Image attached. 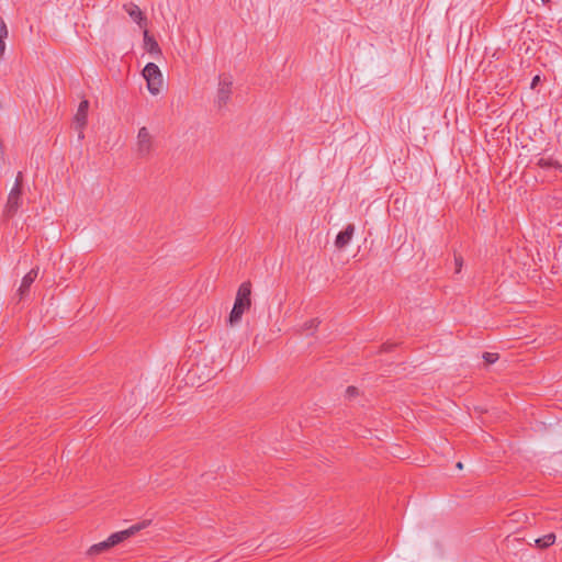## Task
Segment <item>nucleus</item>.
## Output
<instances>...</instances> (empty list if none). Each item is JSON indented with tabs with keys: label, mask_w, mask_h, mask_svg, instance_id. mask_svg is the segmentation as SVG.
Listing matches in <instances>:
<instances>
[{
	"label": "nucleus",
	"mask_w": 562,
	"mask_h": 562,
	"mask_svg": "<svg viewBox=\"0 0 562 562\" xmlns=\"http://www.w3.org/2000/svg\"><path fill=\"white\" fill-rule=\"evenodd\" d=\"M150 522H151V520L144 519V520L131 526L130 528H127L125 530H121V531L112 533L106 540L91 546L87 551V555L94 557V555H98L102 552L110 550L114 546L123 542L124 540L135 536L140 530L147 528L150 525Z\"/></svg>",
	"instance_id": "obj_1"
},
{
	"label": "nucleus",
	"mask_w": 562,
	"mask_h": 562,
	"mask_svg": "<svg viewBox=\"0 0 562 562\" xmlns=\"http://www.w3.org/2000/svg\"><path fill=\"white\" fill-rule=\"evenodd\" d=\"M251 283L250 281L243 282L236 294L234 306L228 316L229 325L234 326L241 319L243 314L250 308L251 305Z\"/></svg>",
	"instance_id": "obj_2"
},
{
	"label": "nucleus",
	"mask_w": 562,
	"mask_h": 562,
	"mask_svg": "<svg viewBox=\"0 0 562 562\" xmlns=\"http://www.w3.org/2000/svg\"><path fill=\"white\" fill-rule=\"evenodd\" d=\"M22 188H23V175L21 171L18 172L14 187L9 193L4 216L12 217L19 210L22 203Z\"/></svg>",
	"instance_id": "obj_3"
},
{
	"label": "nucleus",
	"mask_w": 562,
	"mask_h": 562,
	"mask_svg": "<svg viewBox=\"0 0 562 562\" xmlns=\"http://www.w3.org/2000/svg\"><path fill=\"white\" fill-rule=\"evenodd\" d=\"M142 74L147 81L148 91L154 95L158 94L162 86V75L159 67L154 63H148Z\"/></svg>",
	"instance_id": "obj_4"
},
{
	"label": "nucleus",
	"mask_w": 562,
	"mask_h": 562,
	"mask_svg": "<svg viewBox=\"0 0 562 562\" xmlns=\"http://www.w3.org/2000/svg\"><path fill=\"white\" fill-rule=\"evenodd\" d=\"M233 87V78L228 74H221L218 77V89L216 95V103L218 108L227 104Z\"/></svg>",
	"instance_id": "obj_5"
},
{
	"label": "nucleus",
	"mask_w": 562,
	"mask_h": 562,
	"mask_svg": "<svg viewBox=\"0 0 562 562\" xmlns=\"http://www.w3.org/2000/svg\"><path fill=\"white\" fill-rule=\"evenodd\" d=\"M136 146L137 155L139 157L145 158L149 156L153 148V137L147 127L143 126L139 128Z\"/></svg>",
	"instance_id": "obj_6"
},
{
	"label": "nucleus",
	"mask_w": 562,
	"mask_h": 562,
	"mask_svg": "<svg viewBox=\"0 0 562 562\" xmlns=\"http://www.w3.org/2000/svg\"><path fill=\"white\" fill-rule=\"evenodd\" d=\"M38 267L32 268L22 279L16 291L18 303L23 301L30 293V288L38 276Z\"/></svg>",
	"instance_id": "obj_7"
},
{
	"label": "nucleus",
	"mask_w": 562,
	"mask_h": 562,
	"mask_svg": "<svg viewBox=\"0 0 562 562\" xmlns=\"http://www.w3.org/2000/svg\"><path fill=\"white\" fill-rule=\"evenodd\" d=\"M88 110H89V101L88 100H82L79 103L77 113L75 115V124H76L75 127H76V130L79 131V137L80 138L83 137L82 130H83V127L87 124Z\"/></svg>",
	"instance_id": "obj_8"
},
{
	"label": "nucleus",
	"mask_w": 562,
	"mask_h": 562,
	"mask_svg": "<svg viewBox=\"0 0 562 562\" xmlns=\"http://www.w3.org/2000/svg\"><path fill=\"white\" fill-rule=\"evenodd\" d=\"M355 233V225L348 224L342 231L338 233L335 239V246L338 249H344L351 240Z\"/></svg>",
	"instance_id": "obj_9"
},
{
	"label": "nucleus",
	"mask_w": 562,
	"mask_h": 562,
	"mask_svg": "<svg viewBox=\"0 0 562 562\" xmlns=\"http://www.w3.org/2000/svg\"><path fill=\"white\" fill-rule=\"evenodd\" d=\"M144 47L150 55H160L161 49L157 41L149 35L147 30L144 31Z\"/></svg>",
	"instance_id": "obj_10"
},
{
	"label": "nucleus",
	"mask_w": 562,
	"mask_h": 562,
	"mask_svg": "<svg viewBox=\"0 0 562 562\" xmlns=\"http://www.w3.org/2000/svg\"><path fill=\"white\" fill-rule=\"evenodd\" d=\"M127 13L139 26L146 25V18L136 4L131 3Z\"/></svg>",
	"instance_id": "obj_11"
},
{
	"label": "nucleus",
	"mask_w": 562,
	"mask_h": 562,
	"mask_svg": "<svg viewBox=\"0 0 562 562\" xmlns=\"http://www.w3.org/2000/svg\"><path fill=\"white\" fill-rule=\"evenodd\" d=\"M555 533L550 532L536 539V546L540 549H547L555 542Z\"/></svg>",
	"instance_id": "obj_12"
},
{
	"label": "nucleus",
	"mask_w": 562,
	"mask_h": 562,
	"mask_svg": "<svg viewBox=\"0 0 562 562\" xmlns=\"http://www.w3.org/2000/svg\"><path fill=\"white\" fill-rule=\"evenodd\" d=\"M537 165L543 169L555 168L562 170V165L559 161L553 160L552 158H540Z\"/></svg>",
	"instance_id": "obj_13"
},
{
	"label": "nucleus",
	"mask_w": 562,
	"mask_h": 562,
	"mask_svg": "<svg viewBox=\"0 0 562 562\" xmlns=\"http://www.w3.org/2000/svg\"><path fill=\"white\" fill-rule=\"evenodd\" d=\"M498 358H499L498 353H495V352H484L483 353V359L486 364H493L494 362H496L498 360Z\"/></svg>",
	"instance_id": "obj_14"
},
{
	"label": "nucleus",
	"mask_w": 562,
	"mask_h": 562,
	"mask_svg": "<svg viewBox=\"0 0 562 562\" xmlns=\"http://www.w3.org/2000/svg\"><path fill=\"white\" fill-rule=\"evenodd\" d=\"M454 263H456V273H459L461 271L463 259L461 256H454Z\"/></svg>",
	"instance_id": "obj_15"
},
{
	"label": "nucleus",
	"mask_w": 562,
	"mask_h": 562,
	"mask_svg": "<svg viewBox=\"0 0 562 562\" xmlns=\"http://www.w3.org/2000/svg\"><path fill=\"white\" fill-rule=\"evenodd\" d=\"M358 393H359V391L356 386H348L346 390V394L349 398L357 396Z\"/></svg>",
	"instance_id": "obj_16"
},
{
	"label": "nucleus",
	"mask_w": 562,
	"mask_h": 562,
	"mask_svg": "<svg viewBox=\"0 0 562 562\" xmlns=\"http://www.w3.org/2000/svg\"><path fill=\"white\" fill-rule=\"evenodd\" d=\"M396 346V344H392V342H385L381 346V352H389L391 350H393V348Z\"/></svg>",
	"instance_id": "obj_17"
},
{
	"label": "nucleus",
	"mask_w": 562,
	"mask_h": 562,
	"mask_svg": "<svg viewBox=\"0 0 562 562\" xmlns=\"http://www.w3.org/2000/svg\"><path fill=\"white\" fill-rule=\"evenodd\" d=\"M540 83H541V77H540V75H536L531 80L530 88L536 89Z\"/></svg>",
	"instance_id": "obj_18"
},
{
	"label": "nucleus",
	"mask_w": 562,
	"mask_h": 562,
	"mask_svg": "<svg viewBox=\"0 0 562 562\" xmlns=\"http://www.w3.org/2000/svg\"><path fill=\"white\" fill-rule=\"evenodd\" d=\"M319 322L317 319H311L310 322L305 323V329L310 330L312 328H316Z\"/></svg>",
	"instance_id": "obj_19"
},
{
	"label": "nucleus",
	"mask_w": 562,
	"mask_h": 562,
	"mask_svg": "<svg viewBox=\"0 0 562 562\" xmlns=\"http://www.w3.org/2000/svg\"><path fill=\"white\" fill-rule=\"evenodd\" d=\"M3 38L4 37L0 36V57L3 55L4 48H5V43H4Z\"/></svg>",
	"instance_id": "obj_20"
},
{
	"label": "nucleus",
	"mask_w": 562,
	"mask_h": 562,
	"mask_svg": "<svg viewBox=\"0 0 562 562\" xmlns=\"http://www.w3.org/2000/svg\"><path fill=\"white\" fill-rule=\"evenodd\" d=\"M3 154H4V153H3V146H2V142L0 140V157H2V156H3Z\"/></svg>",
	"instance_id": "obj_21"
},
{
	"label": "nucleus",
	"mask_w": 562,
	"mask_h": 562,
	"mask_svg": "<svg viewBox=\"0 0 562 562\" xmlns=\"http://www.w3.org/2000/svg\"><path fill=\"white\" fill-rule=\"evenodd\" d=\"M543 4H549L551 0H541Z\"/></svg>",
	"instance_id": "obj_22"
},
{
	"label": "nucleus",
	"mask_w": 562,
	"mask_h": 562,
	"mask_svg": "<svg viewBox=\"0 0 562 562\" xmlns=\"http://www.w3.org/2000/svg\"><path fill=\"white\" fill-rule=\"evenodd\" d=\"M457 468L462 469V463H461V462H458V463H457Z\"/></svg>",
	"instance_id": "obj_23"
}]
</instances>
